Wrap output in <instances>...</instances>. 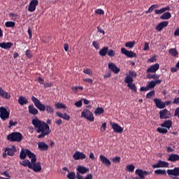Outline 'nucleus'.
Listing matches in <instances>:
<instances>
[{
    "label": "nucleus",
    "mask_w": 179,
    "mask_h": 179,
    "mask_svg": "<svg viewBox=\"0 0 179 179\" xmlns=\"http://www.w3.org/2000/svg\"><path fill=\"white\" fill-rule=\"evenodd\" d=\"M92 45L94 47V48L96 50H99V45L97 41H92Z\"/></svg>",
    "instance_id": "nucleus-51"
},
{
    "label": "nucleus",
    "mask_w": 179,
    "mask_h": 179,
    "mask_svg": "<svg viewBox=\"0 0 179 179\" xmlns=\"http://www.w3.org/2000/svg\"><path fill=\"white\" fill-rule=\"evenodd\" d=\"M110 124L112 126V129L115 133L121 134L123 131V129L117 123L111 122Z\"/></svg>",
    "instance_id": "nucleus-17"
},
{
    "label": "nucleus",
    "mask_w": 179,
    "mask_h": 179,
    "mask_svg": "<svg viewBox=\"0 0 179 179\" xmlns=\"http://www.w3.org/2000/svg\"><path fill=\"white\" fill-rule=\"evenodd\" d=\"M169 24V21H162L157 27L156 29L161 31L164 28L166 27Z\"/></svg>",
    "instance_id": "nucleus-24"
},
{
    "label": "nucleus",
    "mask_w": 179,
    "mask_h": 179,
    "mask_svg": "<svg viewBox=\"0 0 179 179\" xmlns=\"http://www.w3.org/2000/svg\"><path fill=\"white\" fill-rule=\"evenodd\" d=\"M104 113V110H103V108H97L96 110H95V111H94V114L96 115H101V114H103Z\"/></svg>",
    "instance_id": "nucleus-37"
},
{
    "label": "nucleus",
    "mask_w": 179,
    "mask_h": 179,
    "mask_svg": "<svg viewBox=\"0 0 179 179\" xmlns=\"http://www.w3.org/2000/svg\"><path fill=\"white\" fill-rule=\"evenodd\" d=\"M32 124L38 134L41 132V134L38 136V139L44 138V136H45V122H41V120L36 117L32 120Z\"/></svg>",
    "instance_id": "nucleus-1"
},
{
    "label": "nucleus",
    "mask_w": 179,
    "mask_h": 179,
    "mask_svg": "<svg viewBox=\"0 0 179 179\" xmlns=\"http://www.w3.org/2000/svg\"><path fill=\"white\" fill-rule=\"evenodd\" d=\"M81 115L83 117L87 119L90 122H94V120L93 113L87 109H84L83 111L81 113Z\"/></svg>",
    "instance_id": "nucleus-6"
},
{
    "label": "nucleus",
    "mask_w": 179,
    "mask_h": 179,
    "mask_svg": "<svg viewBox=\"0 0 179 179\" xmlns=\"http://www.w3.org/2000/svg\"><path fill=\"white\" fill-rule=\"evenodd\" d=\"M169 164L166 162H164V161H159L157 164H153L152 165V168L153 169H157V168H167L169 167Z\"/></svg>",
    "instance_id": "nucleus-13"
},
{
    "label": "nucleus",
    "mask_w": 179,
    "mask_h": 179,
    "mask_svg": "<svg viewBox=\"0 0 179 179\" xmlns=\"http://www.w3.org/2000/svg\"><path fill=\"white\" fill-rule=\"evenodd\" d=\"M156 86L155 81H151L149 83V85H148V87L149 89H153Z\"/></svg>",
    "instance_id": "nucleus-49"
},
{
    "label": "nucleus",
    "mask_w": 179,
    "mask_h": 179,
    "mask_svg": "<svg viewBox=\"0 0 179 179\" xmlns=\"http://www.w3.org/2000/svg\"><path fill=\"white\" fill-rule=\"evenodd\" d=\"M0 47L3 50H9L13 47V43L11 42H3L0 43Z\"/></svg>",
    "instance_id": "nucleus-20"
},
{
    "label": "nucleus",
    "mask_w": 179,
    "mask_h": 179,
    "mask_svg": "<svg viewBox=\"0 0 179 179\" xmlns=\"http://www.w3.org/2000/svg\"><path fill=\"white\" fill-rule=\"evenodd\" d=\"M134 79L130 77H126L124 79V83L127 84V87L133 90L134 92H137V88L134 83H133Z\"/></svg>",
    "instance_id": "nucleus-7"
},
{
    "label": "nucleus",
    "mask_w": 179,
    "mask_h": 179,
    "mask_svg": "<svg viewBox=\"0 0 179 179\" xmlns=\"http://www.w3.org/2000/svg\"><path fill=\"white\" fill-rule=\"evenodd\" d=\"M147 77L148 79H154V80H157L159 78V76L157 74H155V75L148 74Z\"/></svg>",
    "instance_id": "nucleus-42"
},
{
    "label": "nucleus",
    "mask_w": 179,
    "mask_h": 179,
    "mask_svg": "<svg viewBox=\"0 0 179 179\" xmlns=\"http://www.w3.org/2000/svg\"><path fill=\"white\" fill-rule=\"evenodd\" d=\"M6 27H15V22L8 21L5 23Z\"/></svg>",
    "instance_id": "nucleus-41"
},
{
    "label": "nucleus",
    "mask_w": 179,
    "mask_h": 179,
    "mask_svg": "<svg viewBox=\"0 0 179 179\" xmlns=\"http://www.w3.org/2000/svg\"><path fill=\"white\" fill-rule=\"evenodd\" d=\"M167 10H170V7H169V6H167L166 7H163V8H160V10H155V13L157 15H160L164 13V12L167 11Z\"/></svg>",
    "instance_id": "nucleus-29"
},
{
    "label": "nucleus",
    "mask_w": 179,
    "mask_h": 179,
    "mask_svg": "<svg viewBox=\"0 0 179 179\" xmlns=\"http://www.w3.org/2000/svg\"><path fill=\"white\" fill-rule=\"evenodd\" d=\"M159 69V64H155L154 65H152L147 71L146 72L148 73H156L157 71H158Z\"/></svg>",
    "instance_id": "nucleus-23"
},
{
    "label": "nucleus",
    "mask_w": 179,
    "mask_h": 179,
    "mask_svg": "<svg viewBox=\"0 0 179 179\" xmlns=\"http://www.w3.org/2000/svg\"><path fill=\"white\" fill-rule=\"evenodd\" d=\"M28 108L29 114H32V115H36L38 114V110H37V108H34V105H29L28 106Z\"/></svg>",
    "instance_id": "nucleus-25"
},
{
    "label": "nucleus",
    "mask_w": 179,
    "mask_h": 179,
    "mask_svg": "<svg viewBox=\"0 0 179 179\" xmlns=\"http://www.w3.org/2000/svg\"><path fill=\"white\" fill-rule=\"evenodd\" d=\"M31 100L38 110H40V111H44L45 110V106L41 103L38 99L33 96H31Z\"/></svg>",
    "instance_id": "nucleus-5"
},
{
    "label": "nucleus",
    "mask_w": 179,
    "mask_h": 179,
    "mask_svg": "<svg viewBox=\"0 0 179 179\" xmlns=\"http://www.w3.org/2000/svg\"><path fill=\"white\" fill-rule=\"evenodd\" d=\"M159 115L161 119H168L170 117L171 113L166 109H164L159 112Z\"/></svg>",
    "instance_id": "nucleus-21"
},
{
    "label": "nucleus",
    "mask_w": 179,
    "mask_h": 179,
    "mask_svg": "<svg viewBox=\"0 0 179 179\" xmlns=\"http://www.w3.org/2000/svg\"><path fill=\"white\" fill-rule=\"evenodd\" d=\"M38 5V0H31L28 6L29 12H34L36 8Z\"/></svg>",
    "instance_id": "nucleus-11"
},
{
    "label": "nucleus",
    "mask_w": 179,
    "mask_h": 179,
    "mask_svg": "<svg viewBox=\"0 0 179 179\" xmlns=\"http://www.w3.org/2000/svg\"><path fill=\"white\" fill-rule=\"evenodd\" d=\"M135 173L139 176V178L141 179H145V177L150 174L148 171H143L142 169H136Z\"/></svg>",
    "instance_id": "nucleus-14"
},
{
    "label": "nucleus",
    "mask_w": 179,
    "mask_h": 179,
    "mask_svg": "<svg viewBox=\"0 0 179 179\" xmlns=\"http://www.w3.org/2000/svg\"><path fill=\"white\" fill-rule=\"evenodd\" d=\"M107 55L110 57H113L115 55V52L113 50H108Z\"/></svg>",
    "instance_id": "nucleus-44"
},
{
    "label": "nucleus",
    "mask_w": 179,
    "mask_h": 179,
    "mask_svg": "<svg viewBox=\"0 0 179 179\" xmlns=\"http://www.w3.org/2000/svg\"><path fill=\"white\" fill-rule=\"evenodd\" d=\"M16 153V147L12 145L10 148H6L5 153H3V157H6V154L8 156H13Z\"/></svg>",
    "instance_id": "nucleus-10"
},
{
    "label": "nucleus",
    "mask_w": 179,
    "mask_h": 179,
    "mask_svg": "<svg viewBox=\"0 0 179 179\" xmlns=\"http://www.w3.org/2000/svg\"><path fill=\"white\" fill-rule=\"evenodd\" d=\"M23 136L19 132H13L7 136V139L10 142H20Z\"/></svg>",
    "instance_id": "nucleus-4"
},
{
    "label": "nucleus",
    "mask_w": 179,
    "mask_h": 179,
    "mask_svg": "<svg viewBox=\"0 0 179 179\" xmlns=\"http://www.w3.org/2000/svg\"><path fill=\"white\" fill-rule=\"evenodd\" d=\"M63 119L66 120H70V116L69 115H67L66 113H64L63 115Z\"/></svg>",
    "instance_id": "nucleus-59"
},
{
    "label": "nucleus",
    "mask_w": 179,
    "mask_h": 179,
    "mask_svg": "<svg viewBox=\"0 0 179 179\" xmlns=\"http://www.w3.org/2000/svg\"><path fill=\"white\" fill-rule=\"evenodd\" d=\"M137 76V74L135 71H129V76H127V77H130L131 78H136Z\"/></svg>",
    "instance_id": "nucleus-47"
},
{
    "label": "nucleus",
    "mask_w": 179,
    "mask_h": 179,
    "mask_svg": "<svg viewBox=\"0 0 179 179\" xmlns=\"http://www.w3.org/2000/svg\"><path fill=\"white\" fill-rule=\"evenodd\" d=\"M173 103H175L176 105L179 104V97L178 98H176L174 99Z\"/></svg>",
    "instance_id": "nucleus-64"
},
{
    "label": "nucleus",
    "mask_w": 179,
    "mask_h": 179,
    "mask_svg": "<svg viewBox=\"0 0 179 179\" xmlns=\"http://www.w3.org/2000/svg\"><path fill=\"white\" fill-rule=\"evenodd\" d=\"M168 160L171 161L172 162H175L176 161H178L179 160V155L178 154H171V155H170Z\"/></svg>",
    "instance_id": "nucleus-28"
},
{
    "label": "nucleus",
    "mask_w": 179,
    "mask_h": 179,
    "mask_svg": "<svg viewBox=\"0 0 179 179\" xmlns=\"http://www.w3.org/2000/svg\"><path fill=\"white\" fill-rule=\"evenodd\" d=\"M179 115V107L176 108V111H175V114L174 116H178Z\"/></svg>",
    "instance_id": "nucleus-62"
},
{
    "label": "nucleus",
    "mask_w": 179,
    "mask_h": 179,
    "mask_svg": "<svg viewBox=\"0 0 179 179\" xmlns=\"http://www.w3.org/2000/svg\"><path fill=\"white\" fill-rule=\"evenodd\" d=\"M83 73L90 76L92 75V71L90 69H84Z\"/></svg>",
    "instance_id": "nucleus-50"
},
{
    "label": "nucleus",
    "mask_w": 179,
    "mask_h": 179,
    "mask_svg": "<svg viewBox=\"0 0 179 179\" xmlns=\"http://www.w3.org/2000/svg\"><path fill=\"white\" fill-rule=\"evenodd\" d=\"M64 48L66 52H69V45H68V43H64Z\"/></svg>",
    "instance_id": "nucleus-58"
},
{
    "label": "nucleus",
    "mask_w": 179,
    "mask_h": 179,
    "mask_svg": "<svg viewBox=\"0 0 179 179\" xmlns=\"http://www.w3.org/2000/svg\"><path fill=\"white\" fill-rule=\"evenodd\" d=\"M158 6H159L158 4H152V6H151L150 8L145 11V13L146 14L151 13L155 8H157Z\"/></svg>",
    "instance_id": "nucleus-34"
},
{
    "label": "nucleus",
    "mask_w": 179,
    "mask_h": 179,
    "mask_svg": "<svg viewBox=\"0 0 179 179\" xmlns=\"http://www.w3.org/2000/svg\"><path fill=\"white\" fill-rule=\"evenodd\" d=\"M121 52L126 55L127 57H129V58H134V57H136V54L131 52V51H128L125 49V48H121Z\"/></svg>",
    "instance_id": "nucleus-12"
},
{
    "label": "nucleus",
    "mask_w": 179,
    "mask_h": 179,
    "mask_svg": "<svg viewBox=\"0 0 179 179\" xmlns=\"http://www.w3.org/2000/svg\"><path fill=\"white\" fill-rule=\"evenodd\" d=\"M157 131L159 133L165 134H166L168 132V130H167V129H165V128H160V127H159L157 129Z\"/></svg>",
    "instance_id": "nucleus-45"
},
{
    "label": "nucleus",
    "mask_w": 179,
    "mask_h": 179,
    "mask_svg": "<svg viewBox=\"0 0 179 179\" xmlns=\"http://www.w3.org/2000/svg\"><path fill=\"white\" fill-rule=\"evenodd\" d=\"M73 158L75 160H79V159L83 160V159H85L86 158V155L83 152L76 151L75 152V154L73 155Z\"/></svg>",
    "instance_id": "nucleus-15"
},
{
    "label": "nucleus",
    "mask_w": 179,
    "mask_h": 179,
    "mask_svg": "<svg viewBox=\"0 0 179 179\" xmlns=\"http://www.w3.org/2000/svg\"><path fill=\"white\" fill-rule=\"evenodd\" d=\"M150 49L149 48V43H148V42L145 43V46H144V50L147 51Z\"/></svg>",
    "instance_id": "nucleus-61"
},
{
    "label": "nucleus",
    "mask_w": 179,
    "mask_h": 179,
    "mask_svg": "<svg viewBox=\"0 0 179 179\" xmlns=\"http://www.w3.org/2000/svg\"><path fill=\"white\" fill-rule=\"evenodd\" d=\"M21 166H24V167H29V169L31 168V162L29 159H24V161L20 162Z\"/></svg>",
    "instance_id": "nucleus-30"
},
{
    "label": "nucleus",
    "mask_w": 179,
    "mask_h": 179,
    "mask_svg": "<svg viewBox=\"0 0 179 179\" xmlns=\"http://www.w3.org/2000/svg\"><path fill=\"white\" fill-rule=\"evenodd\" d=\"M51 133V129H50V126L48 124H45V135H48Z\"/></svg>",
    "instance_id": "nucleus-54"
},
{
    "label": "nucleus",
    "mask_w": 179,
    "mask_h": 179,
    "mask_svg": "<svg viewBox=\"0 0 179 179\" xmlns=\"http://www.w3.org/2000/svg\"><path fill=\"white\" fill-rule=\"evenodd\" d=\"M134 45H135L134 41V42H126L125 47L129 48H134Z\"/></svg>",
    "instance_id": "nucleus-43"
},
{
    "label": "nucleus",
    "mask_w": 179,
    "mask_h": 179,
    "mask_svg": "<svg viewBox=\"0 0 179 179\" xmlns=\"http://www.w3.org/2000/svg\"><path fill=\"white\" fill-rule=\"evenodd\" d=\"M10 111L6 110V108L3 106L0 107V117L3 121H6L9 118Z\"/></svg>",
    "instance_id": "nucleus-8"
},
{
    "label": "nucleus",
    "mask_w": 179,
    "mask_h": 179,
    "mask_svg": "<svg viewBox=\"0 0 179 179\" xmlns=\"http://www.w3.org/2000/svg\"><path fill=\"white\" fill-rule=\"evenodd\" d=\"M25 55L27 57V58H31V57H33V55L31 54V51H30V50H26Z\"/></svg>",
    "instance_id": "nucleus-53"
},
{
    "label": "nucleus",
    "mask_w": 179,
    "mask_h": 179,
    "mask_svg": "<svg viewBox=\"0 0 179 179\" xmlns=\"http://www.w3.org/2000/svg\"><path fill=\"white\" fill-rule=\"evenodd\" d=\"M174 35L175 36H179V28L175 31Z\"/></svg>",
    "instance_id": "nucleus-63"
},
{
    "label": "nucleus",
    "mask_w": 179,
    "mask_h": 179,
    "mask_svg": "<svg viewBox=\"0 0 179 179\" xmlns=\"http://www.w3.org/2000/svg\"><path fill=\"white\" fill-rule=\"evenodd\" d=\"M108 69L115 74L119 73L120 71V69L117 66H116L114 63H110L108 64Z\"/></svg>",
    "instance_id": "nucleus-19"
},
{
    "label": "nucleus",
    "mask_w": 179,
    "mask_h": 179,
    "mask_svg": "<svg viewBox=\"0 0 179 179\" xmlns=\"http://www.w3.org/2000/svg\"><path fill=\"white\" fill-rule=\"evenodd\" d=\"M77 173H76V178L77 179H92L93 176L92 174L90 173L86 176V177L84 178L82 176H80V173L81 174H85L89 171V169L85 168V166H79L77 168Z\"/></svg>",
    "instance_id": "nucleus-3"
},
{
    "label": "nucleus",
    "mask_w": 179,
    "mask_h": 179,
    "mask_svg": "<svg viewBox=\"0 0 179 179\" xmlns=\"http://www.w3.org/2000/svg\"><path fill=\"white\" fill-rule=\"evenodd\" d=\"M108 46H104V47L102 48V49L99 51V55L101 56V57H105V56H106V55H108Z\"/></svg>",
    "instance_id": "nucleus-31"
},
{
    "label": "nucleus",
    "mask_w": 179,
    "mask_h": 179,
    "mask_svg": "<svg viewBox=\"0 0 179 179\" xmlns=\"http://www.w3.org/2000/svg\"><path fill=\"white\" fill-rule=\"evenodd\" d=\"M157 175H166V170L157 169L155 171Z\"/></svg>",
    "instance_id": "nucleus-39"
},
{
    "label": "nucleus",
    "mask_w": 179,
    "mask_h": 179,
    "mask_svg": "<svg viewBox=\"0 0 179 179\" xmlns=\"http://www.w3.org/2000/svg\"><path fill=\"white\" fill-rule=\"evenodd\" d=\"M171 17V14L169 12L164 13L162 15H161L160 19L163 20H168Z\"/></svg>",
    "instance_id": "nucleus-33"
},
{
    "label": "nucleus",
    "mask_w": 179,
    "mask_h": 179,
    "mask_svg": "<svg viewBox=\"0 0 179 179\" xmlns=\"http://www.w3.org/2000/svg\"><path fill=\"white\" fill-rule=\"evenodd\" d=\"M113 162H115V163H120V157H114L113 159Z\"/></svg>",
    "instance_id": "nucleus-57"
},
{
    "label": "nucleus",
    "mask_w": 179,
    "mask_h": 179,
    "mask_svg": "<svg viewBox=\"0 0 179 179\" xmlns=\"http://www.w3.org/2000/svg\"><path fill=\"white\" fill-rule=\"evenodd\" d=\"M29 103V100L26 99V97L21 96L18 99V103L20 106H24V104H27Z\"/></svg>",
    "instance_id": "nucleus-27"
},
{
    "label": "nucleus",
    "mask_w": 179,
    "mask_h": 179,
    "mask_svg": "<svg viewBox=\"0 0 179 179\" xmlns=\"http://www.w3.org/2000/svg\"><path fill=\"white\" fill-rule=\"evenodd\" d=\"M38 149L40 150H45V143L44 142H39L38 143Z\"/></svg>",
    "instance_id": "nucleus-38"
},
{
    "label": "nucleus",
    "mask_w": 179,
    "mask_h": 179,
    "mask_svg": "<svg viewBox=\"0 0 179 179\" xmlns=\"http://www.w3.org/2000/svg\"><path fill=\"white\" fill-rule=\"evenodd\" d=\"M67 178L69 179H76V176L75 172H69V174L66 176Z\"/></svg>",
    "instance_id": "nucleus-40"
},
{
    "label": "nucleus",
    "mask_w": 179,
    "mask_h": 179,
    "mask_svg": "<svg viewBox=\"0 0 179 179\" xmlns=\"http://www.w3.org/2000/svg\"><path fill=\"white\" fill-rule=\"evenodd\" d=\"M29 169H32L35 173L41 171V164H40V162H31V167Z\"/></svg>",
    "instance_id": "nucleus-16"
},
{
    "label": "nucleus",
    "mask_w": 179,
    "mask_h": 179,
    "mask_svg": "<svg viewBox=\"0 0 179 179\" xmlns=\"http://www.w3.org/2000/svg\"><path fill=\"white\" fill-rule=\"evenodd\" d=\"M155 92L154 90L150 92L149 93L147 94L146 98L147 99H150L152 96L155 95Z\"/></svg>",
    "instance_id": "nucleus-52"
},
{
    "label": "nucleus",
    "mask_w": 179,
    "mask_h": 179,
    "mask_svg": "<svg viewBox=\"0 0 179 179\" xmlns=\"http://www.w3.org/2000/svg\"><path fill=\"white\" fill-rule=\"evenodd\" d=\"M100 161L104 164L106 166H110L111 165L110 161L104 155H101L99 157Z\"/></svg>",
    "instance_id": "nucleus-22"
},
{
    "label": "nucleus",
    "mask_w": 179,
    "mask_h": 179,
    "mask_svg": "<svg viewBox=\"0 0 179 179\" xmlns=\"http://www.w3.org/2000/svg\"><path fill=\"white\" fill-rule=\"evenodd\" d=\"M83 105V102H82V100H80L78 101H76L75 103V106L77 107V108H80Z\"/></svg>",
    "instance_id": "nucleus-56"
},
{
    "label": "nucleus",
    "mask_w": 179,
    "mask_h": 179,
    "mask_svg": "<svg viewBox=\"0 0 179 179\" xmlns=\"http://www.w3.org/2000/svg\"><path fill=\"white\" fill-rule=\"evenodd\" d=\"M95 13L97 15H103L104 14V11L103 10H101V8H98L97 10H95Z\"/></svg>",
    "instance_id": "nucleus-55"
},
{
    "label": "nucleus",
    "mask_w": 179,
    "mask_h": 179,
    "mask_svg": "<svg viewBox=\"0 0 179 179\" xmlns=\"http://www.w3.org/2000/svg\"><path fill=\"white\" fill-rule=\"evenodd\" d=\"M169 53L171 54V56L173 57H177L178 55V52L176 50V48H171L169 50Z\"/></svg>",
    "instance_id": "nucleus-35"
},
{
    "label": "nucleus",
    "mask_w": 179,
    "mask_h": 179,
    "mask_svg": "<svg viewBox=\"0 0 179 179\" xmlns=\"http://www.w3.org/2000/svg\"><path fill=\"white\" fill-rule=\"evenodd\" d=\"M46 111L50 114L54 113V109L51 106H46Z\"/></svg>",
    "instance_id": "nucleus-48"
},
{
    "label": "nucleus",
    "mask_w": 179,
    "mask_h": 179,
    "mask_svg": "<svg viewBox=\"0 0 179 179\" xmlns=\"http://www.w3.org/2000/svg\"><path fill=\"white\" fill-rule=\"evenodd\" d=\"M26 156H28L31 159V163H35V162L37 160V158L36 157V155L34 153L31 152L30 150L27 149H22L20 153V159L22 160L26 159Z\"/></svg>",
    "instance_id": "nucleus-2"
},
{
    "label": "nucleus",
    "mask_w": 179,
    "mask_h": 179,
    "mask_svg": "<svg viewBox=\"0 0 179 179\" xmlns=\"http://www.w3.org/2000/svg\"><path fill=\"white\" fill-rule=\"evenodd\" d=\"M0 96L2 97V99L9 100V99H10V94L3 90V89H2V87H0Z\"/></svg>",
    "instance_id": "nucleus-18"
},
{
    "label": "nucleus",
    "mask_w": 179,
    "mask_h": 179,
    "mask_svg": "<svg viewBox=\"0 0 179 179\" xmlns=\"http://www.w3.org/2000/svg\"><path fill=\"white\" fill-rule=\"evenodd\" d=\"M55 108L57 109H66V106L61 103H57L55 104Z\"/></svg>",
    "instance_id": "nucleus-36"
},
{
    "label": "nucleus",
    "mask_w": 179,
    "mask_h": 179,
    "mask_svg": "<svg viewBox=\"0 0 179 179\" xmlns=\"http://www.w3.org/2000/svg\"><path fill=\"white\" fill-rule=\"evenodd\" d=\"M127 171L129 172H133L135 169V166L133 164H129L127 166Z\"/></svg>",
    "instance_id": "nucleus-46"
},
{
    "label": "nucleus",
    "mask_w": 179,
    "mask_h": 179,
    "mask_svg": "<svg viewBox=\"0 0 179 179\" xmlns=\"http://www.w3.org/2000/svg\"><path fill=\"white\" fill-rule=\"evenodd\" d=\"M167 173L169 176H173V177H172L173 179H179V167H176L174 169L167 170Z\"/></svg>",
    "instance_id": "nucleus-9"
},
{
    "label": "nucleus",
    "mask_w": 179,
    "mask_h": 179,
    "mask_svg": "<svg viewBox=\"0 0 179 179\" xmlns=\"http://www.w3.org/2000/svg\"><path fill=\"white\" fill-rule=\"evenodd\" d=\"M156 61H157L156 57H151L150 59H148V62H151V63H153V62H155Z\"/></svg>",
    "instance_id": "nucleus-60"
},
{
    "label": "nucleus",
    "mask_w": 179,
    "mask_h": 179,
    "mask_svg": "<svg viewBox=\"0 0 179 179\" xmlns=\"http://www.w3.org/2000/svg\"><path fill=\"white\" fill-rule=\"evenodd\" d=\"M173 122L171 120H166L162 125V127L170 129L172 127Z\"/></svg>",
    "instance_id": "nucleus-32"
},
{
    "label": "nucleus",
    "mask_w": 179,
    "mask_h": 179,
    "mask_svg": "<svg viewBox=\"0 0 179 179\" xmlns=\"http://www.w3.org/2000/svg\"><path fill=\"white\" fill-rule=\"evenodd\" d=\"M154 101L156 104V106L158 108H164L165 107V103L162 102V101L160 99H154Z\"/></svg>",
    "instance_id": "nucleus-26"
}]
</instances>
